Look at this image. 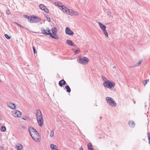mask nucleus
Segmentation results:
<instances>
[{
  "label": "nucleus",
  "instance_id": "nucleus-1",
  "mask_svg": "<svg viewBox=\"0 0 150 150\" xmlns=\"http://www.w3.org/2000/svg\"><path fill=\"white\" fill-rule=\"evenodd\" d=\"M107 103L110 106L115 107L116 106V103L114 100L112 98L107 97L105 98Z\"/></svg>",
  "mask_w": 150,
  "mask_h": 150
},
{
  "label": "nucleus",
  "instance_id": "nucleus-2",
  "mask_svg": "<svg viewBox=\"0 0 150 150\" xmlns=\"http://www.w3.org/2000/svg\"><path fill=\"white\" fill-rule=\"evenodd\" d=\"M41 30L42 32V33L43 34L46 35H49L51 37L56 39H58L57 38L55 37L50 33V30L49 28H47V30H45L44 28H42L41 29Z\"/></svg>",
  "mask_w": 150,
  "mask_h": 150
},
{
  "label": "nucleus",
  "instance_id": "nucleus-3",
  "mask_svg": "<svg viewBox=\"0 0 150 150\" xmlns=\"http://www.w3.org/2000/svg\"><path fill=\"white\" fill-rule=\"evenodd\" d=\"M89 61V60L88 58L84 57H81L78 59V61L79 63L83 64H87Z\"/></svg>",
  "mask_w": 150,
  "mask_h": 150
},
{
  "label": "nucleus",
  "instance_id": "nucleus-4",
  "mask_svg": "<svg viewBox=\"0 0 150 150\" xmlns=\"http://www.w3.org/2000/svg\"><path fill=\"white\" fill-rule=\"evenodd\" d=\"M28 19L29 22L30 23H35L39 21L41 19L38 17L36 16H31L29 17L28 16Z\"/></svg>",
  "mask_w": 150,
  "mask_h": 150
},
{
  "label": "nucleus",
  "instance_id": "nucleus-5",
  "mask_svg": "<svg viewBox=\"0 0 150 150\" xmlns=\"http://www.w3.org/2000/svg\"><path fill=\"white\" fill-rule=\"evenodd\" d=\"M103 86L105 87L111 88L114 86L115 84L114 83H112L109 81H105L103 83Z\"/></svg>",
  "mask_w": 150,
  "mask_h": 150
},
{
  "label": "nucleus",
  "instance_id": "nucleus-6",
  "mask_svg": "<svg viewBox=\"0 0 150 150\" xmlns=\"http://www.w3.org/2000/svg\"><path fill=\"white\" fill-rule=\"evenodd\" d=\"M29 132L32 138L35 141L38 142L39 139V135L38 132L37 133H31L30 132V129H29Z\"/></svg>",
  "mask_w": 150,
  "mask_h": 150
},
{
  "label": "nucleus",
  "instance_id": "nucleus-7",
  "mask_svg": "<svg viewBox=\"0 0 150 150\" xmlns=\"http://www.w3.org/2000/svg\"><path fill=\"white\" fill-rule=\"evenodd\" d=\"M65 32L67 34L69 35H72L74 34V32L68 27L66 28Z\"/></svg>",
  "mask_w": 150,
  "mask_h": 150
},
{
  "label": "nucleus",
  "instance_id": "nucleus-8",
  "mask_svg": "<svg viewBox=\"0 0 150 150\" xmlns=\"http://www.w3.org/2000/svg\"><path fill=\"white\" fill-rule=\"evenodd\" d=\"M38 123L40 127H42L43 124V121L42 117L37 118Z\"/></svg>",
  "mask_w": 150,
  "mask_h": 150
},
{
  "label": "nucleus",
  "instance_id": "nucleus-9",
  "mask_svg": "<svg viewBox=\"0 0 150 150\" xmlns=\"http://www.w3.org/2000/svg\"><path fill=\"white\" fill-rule=\"evenodd\" d=\"M60 6V8L62 11L64 13H67L68 8L65 6L64 5H61Z\"/></svg>",
  "mask_w": 150,
  "mask_h": 150
},
{
  "label": "nucleus",
  "instance_id": "nucleus-10",
  "mask_svg": "<svg viewBox=\"0 0 150 150\" xmlns=\"http://www.w3.org/2000/svg\"><path fill=\"white\" fill-rule=\"evenodd\" d=\"M21 113L18 110H16L15 112L13 113V115L15 117H20L21 116Z\"/></svg>",
  "mask_w": 150,
  "mask_h": 150
},
{
  "label": "nucleus",
  "instance_id": "nucleus-11",
  "mask_svg": "<svg viewBox=\"0 0 150 150\" xmlns=\"http://www.w3.org/2000/svg\"><path fill=\"white\" fill-rule=\"evenodd\" d=\"M42 117V113L41 111L40 110H38L36 112V117Z\"/></svg>",
  "mask_w": 150,
  "mask_h": 150
},
{
  "label": "nucleus",
  "instance_id": "nucleus-12",
  "mask_svg": "<svg viewBox=\"0 0 150 150\" xmlns=\"http://www.w3.org/2000/svg\"><path fill=\"white\" fill-rule=\"evenodd\" d=\"M8 106L12 109H15L16 106L15 104L13 103H7Z\"/></svg>",
  "mask_w": 150,
  "mask_h": 150
},
{
  "label": "nucleus",
  "instance_id": "nucleus-13",
  "mask_svg": "<svg viewBox=\"0 0 150 150\" xmlns=\"http://www.w3.org/2000/svg\"><path fill=\"white\" fill-rule=\"evenodd\" d=\"M66 81L63 79L60 81L59 82V85L60 87H62L64 85H66Z\"/></svg>",
  "mask_w": 150,
  "mask_h": 150
},
{
  "label": "nucleus",
  "instance_id": "nucleus-14",
  "mask_svg": "<svg viewBox=\"0 0 150 150\" xmlns=\"http://www.w3.org/2000/svg\"><path fill=\"white\" fill-rule=\"evenodd\" d=\"M67 43L68 45L70 46H72L73 47L76 46V45L74 43H73L72 40H67Z\"/></svg>",
  "mask_w": 150,
  "mask_h": 150
},
{
  "label": "nucleus",
  "instance_id": "nucleus-15",
  "mask_svg": "<svg viewBox=\"0 0 150 150\" xmlns=\"http://www.w3.org/2000/svg\"><path fill=\"white\" fill-rule=\"evenodd\" d=\"M128 124L130 127L131 128H133L135 126V123L132 121H129L128 122Z\"/></svg>",
  "mask_w": 150,
  "mask_h": 150
},
{
  "label": "nucleus",
  "instance_id": "nucleus-16",
  "mask_svg": "<svg viewBox=\"0 0 150 150\" xmlns=\"http://www.w3.org/2000/svg\"><path fill=\"white\" fill-rule=\"evenodd\" d=\"M98 24L101 30L103 29H104L105 28H106V26L101 23L99 22Z\"/></svg>",
  "mask_w": 150,
  "mask_h": 150
},
{
  "label": "nucleus",
  "instance_id": "nucleus-17",
  "mask_svg": "<svg viewBox=\"0 0 150 150\" xmlns=\"http://www.w3.org/2000/svg\"><path fill=\"white\" fill-rule=\"evenodd\" d=\"M87 147L88 150H90L93 149L92 145L91 143H89L88 144Z\"/></svg>",
  "mask_w": 150,
  "mask_h": 150
},
{
  "label": "nucleus",
  "instance_id": "nucleus-18",
  "mask_svg": "<svg viewBox=\"0 0 150 150\" xmlns=\"http://www.w3.org/2000/svg\"><path fill=\"white\" fill-rule=\"evenodd\" d=\"M74 11L72 10V9H68L67 13L69 15H72Z\"/></svg>",
  "mask_w": 150,
  "mask_h": 150
},
{
  "label": "nucleus",
  "instance_id": "nucleus-19",
  "mask_svg": "<svg viewBox=\"0 0 150 150\" xmlns=\"http://www.w3.org/2000/svg\"><path fill=\"white\" fill-rule=\"evenodd\" d=\"M65 88L67 90L66 91L69 93H70L71 91V89L70 88L69 86L68 85H67L65 86Z\"/></svg>",
  "mask_w": 150,
  "mask_h": 150
},
{
  "label": "nucleus",
  "instance_id": "nucleus-20",
  "mask_svg": "<svg viewBox=\"0 0 150 150\" xmlns=\"http://www.w3.org/2000/svg\"><path fill=\"white\" fill-rule=\"evenodd\" d=\"M16 147L17 150H21L23 149V146L21 144L20 146L16 145Z\"/></svg>",
  "mask_w": 150,
  "mask_h": 150
},
{
  "label": "nucleus",
  "instance_id": "nucleus-21",
  "mask_svg": "<svg viewBox=\"0 0 150 150\" xmlns=\"http://www.w3.org/2000/svg\"><path fill=\"white\" fill-rule=\"evenodd\" d=\"M39 7L41 9L44 10L46 8V6L43 4H41L39 5Z\"/></svg>",
  "mask_w": 150,
  "mask_h": 150
},
{
  "label": "nucleus",
  "instance_id": "nucleus-22",
  "mask_svg": "<svg viewBox=\"0 0 150 150\" xmlns=\"http://www.w3.org/2000/svg\"><path fill=\"white\" fill-rule=\"evenodd\" d=\"M30 129V131L31 130V131L33 133H37L38 132L36 130L33 128H29V129Z\"/></svg>",
  "mask_w": 150,
  "mask_h": 150
},
{
  "label": "nucleus",
  "instance_id": "nucleus-23",
  "mask_svg": "<svg viewBox=\"0 0 150 150\" xmlns=\"http://www.w3.org/2000/svg\"><path fill=\"white\" fill-rule=\"evenodd\" d=\"M149 82V79H146L145 80L144 82H143V83L144 86H145L147 83V82Z\"/></svg>",
  "mask_w": 150,
  "mask_h": 150
},
{
  "label": "nucleus",
  "instance_id": "nucleus-24",
  "mask_svg": "<svg viewBox=\"0 0 150 150\" xmlns=\"http://www.w3.org/2000/svg\"><path fill=\"white\" fill-rule=\"evenodd\" d=\"M52 33H55L57 32V28L55 27H54L52 29Z\"/></svg>",
  "mask_w": 150,
  "mask_h": 150
},
{
  "label": "nucleus",
  "instance_id": "nucleus-25",
  "mask_svg": "<svg viewBox=\"0 0 150 150\" xmlns=\"http://www.w3.org/2000/svg\"><path fill=\"white\" fill-rule=\"evenodd\" d=\"M1 130L2 132H4L6 130V128L5 127L2 126L1 127Z\"/></svg>",
  "mask_w": 150,
  "mask_h": 150
},
{
  "label": "nucleus",
  "instance_id": "nucleus-26",
  "mask_svg": "<svg viewBox=\"0 0 150 150\" xmlns=\"http://www.w3.org/2000/svg\"><path fill=\"white\" fill-rule=\"evenodd\" d=\"M142 62L141 61H139V62H137L136 64L134 65L135 67L138 66L140 64H141Z\"/></svg>",
  "mask_w": 150,
  "mask_h": 150
},
{
  "label": "nucleus",
  "instance_id": "nucleus-27",
  "mask_svg": "<svg viewBox=\"0 0 150 150\" xmlns=\"http://www.w3.org/2000/svg\"><path fill=\"white\" fill-rule=\"evenodd\" d=\"M4 36L5 37L8 39H10L11 38V36H9L7 34H5Z\"/></svg>",
  "mask_w": 150,
  "mask_h": 150
},
{
  "label": "nucleus",
  "instance_id": "nucleus-28",
  "mask_svg": "<svg viewBox=\"0 0 150 150\" xmlns=\"http://www.w3.org/2000/svg\"><path fill=\"white\" fill-rule=\"evenodd\" d=\"M72 15L78 16L79 15V13L76 11H74Z\"/></svg>",
  "mask_w": 150,
  "mask_h": 150
},
{
  "label": "nucleus",
  "instance_id": "nucleus-29",
  "mask_svg": "<svg viewBox=\"0 0 150 150\" xmlns=\"http://www.w3.org/2000/svg\"><path fill=\"white\" fill-rule=\"evenodd\" d=\"M54 134V133L53 130H52L50 132V136L51 137H52L53 136Z\"/></svg>",
  "mask_w": 150,
  "mask_h": 150
},
{
  "label": "nucleus",
  "instance_id": "nucleus-30",
  "mask_svg": "<svg viewBox=\"0 0 150 150\" xmlns=\"http://www.w3.org/2000/svg\"><path fill=\"white\" fill-rule=\"evenodd\" d=\"M147 135H148V139H149V144L150 145V134H149V133H148Z\"/></svg>",
  "mask_w": 150,
  "mask_h": 150
},
{
  "label": "nucleus",
  "instance_id": "nucleus-31",
  "mask_svg": "<svg viewBox=\"0 0 150 150\" xmlns=\"http://www.w3.org/2000/svg\"><path fill=\"white\" fill-rule=\"evenodd\" d=\"M45 11L46 13H48L49 12V10L48 8L46 7V8H45V9L44 10Z\"/></svg>",
  "mask_w": 150,
  "mask_h": 150
},
{
  "label": "nucleus",
  "instance_id": "nucleus-32",
  "mask_svg": "<svg viewBox=\"0 0 150 150\" xmlns=\"http://www.w3.org/2000/svg\"><path fill=\"white\" fill-rule=\"evenodd\" d=\"M45 16L47 19L48 21H49V20L50 19V18L48 17V16L47 15H46Z\"/></svg>",
  "mask_w": 150,
  "mask_h": 150
},
{
  "label": "nucleus",
  "instance_id": "nucleus-33",
  "mask_svg": "<svg viewBox=\"0 0 150 150\" xmlns=\"http://www.w3.org/2000/svg\"><path fill=\"white\" fill-rule=\"evenodd\" d=\"M102 80L104 81H105L107 80V79L106 78L103 76H102Z\"/></svg>",
  "mask_w": 150,
  "mask_h": 150
},
{
  "label": "nucleus",
  "instance_id": "nucleus-34",
  "mask_svg": "<svg viewBox=\"0 0 150 150\" xmlns=\"http://www.w3.org/2000/svg\"><path fill=\"white\" fill-rule=\"evenodd\" d=\"M33 50L34 53V54H35L36 52L35 49V47L34 46L33 47Z\"/></svg>",
  "mask_w": 150,
  "mask_h": 150
},
{
  "label": "nucleus",
  "instance_id": "nucleus-35",
  "mask_svg": "<svg viewBox=\"0 0 150 150\" xmlns=\"http://www.w3.org/2000/svg\"><path fill=\"white\" fill-rule=\"evenodd\" d=\"M6 13L8 15H9L10 13V12L8 9L6 10Z\"/></svg>",
  "mask_w": 150,
  "mask_h": 150
},
{
  "label": "nucleus",
  "instance_id": "nucleus-36",
  "mask_svg": "<svg viewBox=\"0 0 150 150\" xmlns=\"http://www.w3.org/2000/svg\"><path fill=\"white\" fill-rule=\"evenodd\" d=\"M4 148L2 146H0V150H4Z\"/></svg>",
  "mask_w": 150,
  "mask_h": 150
},
{
  "label": "nucleus",
  "instance_id": "nucleus-37",
  "mask_svg": "<svg viewBox=\"0 0 150 150\" xmlns=\"http://www.w3.org/2000/svg\"><path fill=\"white\" fill-rule=\"evenodd\" d=\"M62 5V4L61 3H60V2H59L57 4V5L59 7H60V6Z\"/></svg>",
  "mask_w": 150,
  "mask_h": 150
},
{
  "label": "nucleus",
  "instance_id": "nucleus-38",
  "mask_svg": "<svg viewBox=\"0 0 150 150\" xmlns=\"http://www.w3.org/2000/svg\"><path fill=\"white\" fill-rule=\"evenodd\" d=\"M105 35V36L107 37H108V34L107 33V32H106L105 33H104Z\"/></svg>",
  "mask_w": 150,
  "mask_h": 150
},
{
  "label": "nucleus",
  "instance_id": "nucleus-39",
  "mask_svg": "<svg viewBox=\"0 0 150 150\" xmlns=\"http://www.w3.org/2000/svg\"><path fill=\"white\" fill-rule=\"evenodd\" d=\"M55 36H54L55 37H57H57L56 35V33H52Z\"/></svg>",
  "mask_w": 150,
  "mask_h": 150
},
{
  "label": "nucleus",
  "instance_id": "nucleus-40",
  "mask_svg": "<svg viewBox=\"0 0 150 150\" xmlns=\"http://www.w3.org/2000/svg\"><path fill=\"white\" fill-rule=\"evenodd\" d=\"M16 25H17L18 26H21V25L19 24L18 23H16Z\"/></svg>",
  "mask_w": 150,
  "mask_h": 150
},
{
  "label": "nucleus",
  "instance_id": "nucleus-41",
  "mask_svg": "<svg viewBox=\"0 0 150 150\" xmlns=\"http://www.w3.org/2000/svg\"><path fill=\"white\" fill-rule=\"evenodd\" d=\"M23 119L25 120H26L27 119V117H23Z\"/></svg>",
  "mask_w": 150,
  "mask_h": 150
},
{
  "label": "nucleus",
  "instance_id": "nucleus-42",
  "mask_svg": "<svg viewBox=\"0 0 150 150\" xmlns=\"http://www.w3.org/2000/svg\"><path fill=\"white\" fill-rule=\"evenodd\" d=\"M102 30H103V32H104V31H105V30H106V28H104V29H102Z\"/></svg>",
  "mask_w": 150,
  "mask_h": 150
},
{
  "label": "nucleus",
  "instance_id": "nucleus-43",
  "mask_svg": "<svg viewBox=\"0 0 150 150\" xmlns=\"http://www.w3.org/2000/svg\"><path fill=\"white\" fill-rule=\"evenodd\" d=\"M79 50H76L75 51V52L76 53H77L78 52H79Z\"/></svg>",
  "mask_w": 150,
  "mask_h": 150
},
{
  "label": "nucleus",
  "instance_id": "nucleus-44",
  "mask_svg": "<svg viewBox=\"0 0 150 150\" xmlns=\"http://www.w3.org/2000/svg\"><path fill=\"white\" fill-rule=\"evenodd\" d=\"M111 14V13L110 12H109L108 13V15H110Z\"/></svg>",
  "mask_w": 150,
  "mask_h": 150
},
{
  "label": "nucleus",
  "instance_id": "nucleus-45",
  "mask_svg": "<svg viewBox=\"0 0 150 150\" xmlns=\"http://www.w3.org/2000/svg\"><path fill=\"white\" fill-rule=\"evenodd\" d=\"M80 150H83V149L82 147H81L80 149Z\"/></svg>",
  "mask_w": 150,
  "mask_h": 150
},
{
  "label": "nucleus",
  "instance_id": "nucleus-46",
  "mask_svg": "<svg viewBox=\"0 0 150 150\" xmlns=\"http://www.w3.org/2000/svg\"><path fill=\"white\" fill-rule=\"evenodd\" d=\"M103 32V33H105L106 32H107V31L106 30H105V31H104V32Z\"/></svg>",
  "mask_w": 150,
  "mask_h": 150
},
{
  "label": "nucleus",
  "instance_id": "nucleus-47",
  "mask_svg": "<svg viewBox=\"0 0 150 150\" xmlns=\"http://www.w3.org/2000/svg\"><path fill=\"white\" fill-rule=\"evenodd\" d=\"M21 28H23V27L21 25V26H20Z\"/></svg>",
  "mask_w": 150,
  "mask_h": 150
},
{
  "label": "nucleus",
  "instance_id": "nucleus-48",
  "mask_svg": "<svg viewBox=\"0 0 150 150\" xmlns=\"http://www.w3.org/2000/svg\"><path fill=\"white\" fill-rule=\"evenodd\" d=\"M115 68V66L113 67V68Z\"/></svg>",
  "mask_w": 150,
  "mask_h": 150
},
{
  "label": "nucleus",
  "instance_id": "nucleus-49",
  "mask_svg": "<svg viewBox=\"0 0 150 150\" xmlns=\"http://www.w3.org/2000/svg\"><path fill=\"white\" fill-rule=\"evenodd\" d=\"M134 104H135V102H134Z\"/></svg>",
  "mask_w": 150,
  "mask_h": 150
},
{
  "label": "nucleus",
  "instance_id": "nucleus-50",
  "mask_svg": "<svg viewBox=\"0 0 150 150\" xmlns=\"http://www.w3.org/2000/svg\"><path fill=\"white\" fill-rule=\"evenodd\" d=\"M149 75H150V73L149 74Z\"/></svg>",
  "mask_w": 150,
  "mask_h": 150
}]
</instances>
